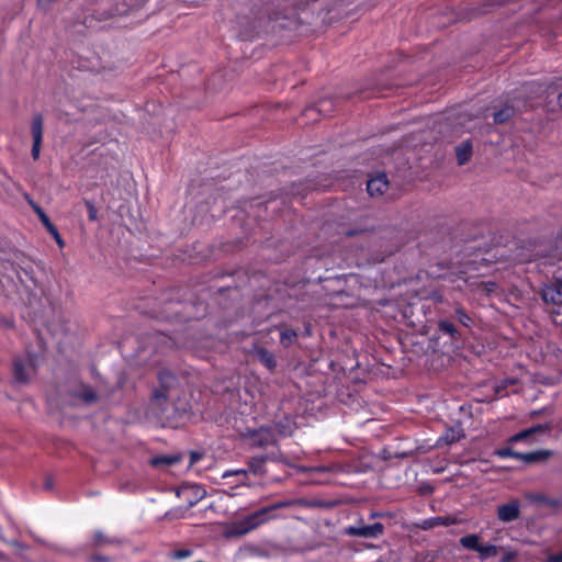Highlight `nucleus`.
Wrapping results in <instances>:
<instances>
[{"label": "nucleus", "mask_w": 562, "mask_h": 562, "mask_svg": "<svg viewBox=\"0 0 562 562\" xmlns=\"http://www.w3.org/2000/svg\"><path fill=\"white\" fill-rule=\"evenodd\" d=\"M42 268L31 260H22L16 271L18 278L25 288L33 290L40 286L38 273Z\"/></svg>", "instance_id": "20e7f679"}, {"label": "nucleus", "mask_w": 562, "mask_h": 562, "mask_svg": "<svg viewBox=\"0 0 562 562\" xmlns=\"http://www.w3.org/2000/svg\"><path fill=\"white\" fill-rule=\"evenodd\" d=\"M456 315H457V318L458 321L465 327H469L470 324H471V317L462 310V308H457L456 310Z\"/></svg>", "instance_id": "cd10ccee"}, {"label": "nucleus", "mask_w": 562, "mask_h": 562, "mask_svg": "<svg viewBox=\"0 0 562 562\" xmlns=\"http://www.w3.org/2000/svg\"><path fill=\"white\" fill-rule=\"evenodd\" d=\"M552 454L551 450L541 449L531 452L521 453L519 460L527 464L540 463L548 460Z\"/></svg>", "instance_id": "f8f14e48"}, {"label": "nucleus", "mask_w": 562, "mask_h": 562, "mask_svg": "<svg viewBox=\"0 0 562 562\" xmlns=\"http://www.w3.org/2000/svg\"><path fill=\"white\" fill-rule=\"evenodd\" d=\"M459 438H460V436L457 435L454 430H451V434H447V436L445 437V440L448 443H452V442L459 440Z\"/></svg>", "instance_id": "7c9ffc66"}, {"label": "nucleus", "mask_w": 562, "mask_h": 562, "mask_svg": "<svg viewBox=\"0 0 562 562\" xmlns=\"http://www.w3.org/2000/svg\"><path fill=\"white\" fill-rule=\"evenodd\" d=\"M516 383H517V380L514 379V378L503 380L501 383H498L495 386V389H494L495 395L499 396V397L505 396L506 395V393H505L506 389L509 385H514Z\"/></svg>", "instance_id": "393cba45"}, {"label": "nucleus", "mask_w": 562, "mask_h": 562, "mask_svg": "<svg viewBox=\"0 0 562 562\" xmlns=\"http://www.w3.org/2000/svg\"><path fill=\"white\" fill-rule=\"evenodd\" d=\"M292 434V430L289 428H285L283 427L282 429H280V435L285 437V436H290Z\"/></svg>", "instance_id": "e433bc0d"}, {"label": "nucleus", "mask_w": 562, "mask_h": 562, "mask_svg": "<svg viewBox=\"0 0 562 562\" xmlns=\"http://www.w3.org/2000/svg\"><path fill=\"white\" fill-rule=\"evenodd\" d=\"M514 557H515V553L509 552V553H507V554L502 559V561H501V562H510V561L514 559Z\"/></svg>", "instance_id": "c9c22d12"}, {"label": "nucleus", "mask_w": 562, "mask_h": 562, "mask_svg": "<svg viewBox=\"0 0 562 562\" xmlns=\"http://www.w3.org/2000/svg\"><path fill=\"white\" fill-rule=\"evenodd\" d=\"M192 554V551L189 550V549H181V550H176L173 553H172V557L175 559H178V560H181V559H186V558H189L191 557Z\"/></svg>", "instance_id": "c756f323"}, {"label": "nucleus", "mask_w": 562, "mask_h": 562, "mask_svg": "<svg viewBox=\"0 0 562 562\" xmlns=\"http://www.w3.org/2000/svg\"><path fill=\"white\" fill-rule=\"evenodd\" d=\"M269 459L270 458L267 454H262V456H258V457H252L249 460V470L254 474H262L265 472L263 465H265L266 461L269 460Z\"/></svg>", "instance_id": "a211bd4d"}, {"label": "nucleus", "mask_w": 562, "mask_h": 562, "mask_svg": "<svg viewBox=\"0 0 562 562\" xmlns=\"http://www.w3.org/2000/svg\"><path fill=\"white\" fill-rule=\"evenodd\" d=\"M160 389L155 390L153 394V404L157 406L161 414L166 413L164 403L169 398V391L177 384V378L170 371H161L158 375Z\"/></svg>", "instance_id": "7ed1b4c3"}, {"label": "nucleus", "mask_w": 562, "mask_h": 562, "mask_svg": "<svg viewBox=\"0 0 562 562\" xmlns=\"http://www.w3.org/2000/svg\"><path fill=\"white\" fill-rule=\"evenodd\" d=\"M384 527L381 522H374L368 526L349 527L347 533L361 538H378L383 533Z\"/></svg>", "instance_id": "1a4fd4ad"}, {"label": "nucleus", "mask_w": 562, "mask_h": 562, "mask_svg": "<svg viewBox=\"0 0 562 562\" xmlns=\"http://www.w3.org/2000/svg\"><path fill=\"white\" fill-rule=\"evenodd\" d=\"M452 521L448 518L437 517L434 519V525H450Z\"/></svg>", "instance_id": "2f4dec72"}, {"label": "nucleus", "mask_w": 562, "mask_h": 562, "mask_svg": "<svg viewBox=\"0 0 562 562\" xmlns=\"http://www.w3.org/2000/svg\"><path fill=\"white\" fill-rule=\"evenodd\" d=\"M232 474H246V471L245 470H236V471H226L224 474H223V477H227Z\"/></svg>", "instance_id": "f704fd0d"}, {"label": "nucleus", "mask_w": 562, "mask_h": 562, "mask_svg": "<svg viewBox=\"0 0 562 562\" xmlns=\"http://www.w3.org/2000/svg\"><path fill=\"white\" fill-rule=\"evenodd\" d=\"M86 206L88 210V216L90 221H97V209L91 201H86Z\"/></svg>", "instance_id": "c85d7f7f"}, {"label": "nucleus", "mask_w": 562, "mask_h": 562, "mask_svg": "<svg viewBox=\"0 0 562 562\" xmlns=\"http://www.w3.org/2000/svg\"><path fill=\"white\" fill-rule=\"evenodd\" d=\"M456 155L459 165H465L472 156V143L470 139L463 140L456 147Z\"/></svg>", "instance_id": "dca6fc26"}, {"label": "nucleus", "mask_w": 562, "mask_h": 562, "mask_svg": "<svg viewBox=\"0 0 562 562\" xmlns=\"http://www.w3.org/2000/svg\"><path fill=\"white\" fill-rule=\"evenodd\" d=\"M331 468L329 467H317V468H314V471L316 472H327V471H330Z\"/></svg>", "instance_id": "4c0bfd02"}, {"label": "nucleus", "mask_w": 562, "mask_h": 562, "mask_svg": "<svg viewBox=\"0 0 562 562\" xmlns=\"http://www.w3.org/2000/svg\"><path fill=\"white\" fill-rule=\"evenodd\" d=\"M296 337H297V334L294 329L285 328L284 330L281 331L280 341L284 347H289L290 345H292L294 342Z\"/></svg>", "instance_id": "5701e85b"}, {"label": "nucleus", "mask_w": 562, "mask_h": 562, "mask_svg": "<svg viewBox=\"0 0 562 562\" xmlns=\"http://www.w3.org/2000/svg\"><path fill=\"white\" fill-rule=\"evenodd\" d=\"M192 492L194 495V498L188 501L187 508L193 507L201 498L205 496V491L201 488L200 486H191L183 488L180 493H189Z\"/></svg>", "instance_id": "aec40b11"}, {"label": "nucleus", "mask_w": 562, "mask_h": 562, "mask_svg": "<svg viewBox=\"0 0 562 562\" xmlns=\"http://www.w3.org/2000/svg\"><path fill=\"white\" fill-rule=\"evenodd\" d=\"M180 456H158L150 460V464L156 468L170 467L180 461Z\"/></svg>", "instance_id": "f3484780"}, {"label": "nucleus", "mask_w": 562, "mask_h": 562, "mask_svg": "<svg viewBox=\"0 0 562 562\" xmlns=\"http://www.w3.org/2000/svg\"><path fill=\"white\" fill-rule=\"evenodd\" d=\"M438 328L441 333L449 335L452 339L460 338V334L456 326L448 319H440L438 322Z\"/></svg>", "instance_id": "6ab92c4d"}, {"label": "nucleus", "mask_w": 562, "mask_h": 562, "mask_svg": "<svg viewBox=\"0 0 562 562\" xmlns=\"http://www.w3.org/2000/svg\"><path fill=\"white\" fill-rule=\"evenodd\" d=\"M389 187V181L385 173H380L371 178L367 183V191L371 196L383 194Z\"/></svg>", "instance_id": "9b49d317"}, {"label": "nucleus", "mask_w": 562, "mask_h": 562, "mask_svg": "<svg viewBox=\"0 0 562 562\" xmlns=\"http://www.w3.org/2000/svg\"><path fill=\"white\" fill-rule=\"evenodd\" d=\"M255 357L270 371L277 367V360L272 352L268 349L259 347L255 350Z\"/></svg>", "instance_id": "2eb2a0df"}, {"label": "nucleus", "mask_w": 562, "mask_h": 562, "mask_svg": "<svg viewBox=\"0 0 562 562\" xmlns=\"http://www.w3.org/2000/svg\"><path fill=\"white\" fill-rule=\"evenodd\" d=\"M202 458V454L195 451L190 453V464L198 462Z\"/></svg>", "instance_id": "72a5a7b5"}, {"label": "nucleus", "mask_w": 562, "mask_h": 562, "mask_svg": "<svg viewBox=\"0 0 562 562\" xmlns=\"http://www.w3.org/2000/svg\"><path fill=\"white\" fill-rule=\"evenodd\" d=\"M38 358L35 355L26 353L13 359V378L18 383H29L36 374Z\"/></svg>", "instance_id": "f257e3e1"}, {"label": "nucleus", "mask_w": 562, "mask_h": 562, "mask_svg": "<svg viewBox=\"0 0 562 562\" xmlns=\"http://www.w3.org/2000/svg\"><path fill=\"white\" fill-rule=\"evenodd\" d=\"M497 518L502 522H512L519 518L520 504L517 499L497 506Z\"/></svg>", "instance_id": "6e6552de"}, {"label": "nucleus", "mask_w": 562, "mask_h": 562, "mask_svg": "<svg viewBox=\"0 0 562 562\" xmlns=\"http://www.w3.org/2000/svg\"><path fill=\"white\" fill-rule=\"evenodd\" d=\"M547 562H562V552L549 555Z\"/></svg>", "instance_id": "473e14b6"}, {"label": "nucleus", "mask_w": 562, "mask_h": 562, "mask_svg": "<svg viewBox=\"0 0 562 562\" xmlns=\"http://www.w3.org/2000/svg\"><path fill=\"white\" fill-rule=\"evenodd\" d=\"M45 486H46V488H52L53 484L49 480H47L45 483Z\"/></svg>", "instance_id": "ea45409f"}, {"label": "nucleus", "mask_w": 562, "mask_h": 562, "mask_svg": "<svg viewBox=\"0 0 562 562\" xmlns=\"http://www.w3.org/2000/svg\"><path fill=\"white\" fill-rule=\"evenodd\" d=\"M249 439L251 445L258 448L272 446L278 441V437L274 430L269 427H261L259 429L252 430L249 434Z\"/></svg>", "instance_id": "423d86ee"}, {"label": "nucleus", "mask_w": 562, "mask_h": 562, "mask_svg": "<svg viewBox=\"0 0 562 562\" xmlns=\"http://www.w3.org/2000/svg\"><path fill=\"white\" fill-rule=\"evenodd\" d=\"M494 286H495V283H490V286L487 288V290L491 291L492 288H494Z\"/></svg>", "instance_id": "a19ab883"}, {"label": "nucleus", "mask_w": 562, "mask_h": 562, "mask_svg": "<svg viewBox=\"0 0 562 562\" xmlns=\"http://www.w3.org/2000/svg\"><path fill=\"white\" fill-rule=\"evenodd\" d=\"M497 547L493 544H480L476 552L480 553L481 559H487L497 554Z\"/></svg>", "instance_id": "b1692460"}, {"label": "nucleus", "mask_w": 562, "mask_h": 562, "mask_svg": "<svg viewBox=\"0 0 562 562\" xmlns=\"http://www.w3.org/2000/svg\"><path fill=\"white\" fill-rule=\"evenodd\" d=\"M558 103L562 108V92L558 95Z\"/></svg>", "instance_id": "58836bf2"}, {"label": "nucleus", "mask_w": 562, "mask_h": 562, "mask_svg": "<svg viewBox=\"0 0 562 562\" xmlns=\"http://www.w3.org/2000/svg\"><path fill=\"white\" fill-rule=\"evenodd\" d=\"M550 429H551V426L549 424H538L536 426H532L530 428H527V429L521 430L520 432L514 435L510 438V441H513V442L522 441L526 438H528L535 434L548 432V431H550Z\"/></svg>", "instance_id": "ddd939ff"}, {"label": "nucleus", "mask_w": 562, "mask_h": 562, "mask_svg": "<svg viewBox=\"0 0 562 562\" xmlns=\"http://www.w3.org/2000/svg\"><path fill=\"white\" fill-rule=\"evenodd\" d=\"M74 404L91 405L99 401L100 394L86 383H75L68 389Z\"/></svg>", "instance_id": "39448f33"}, {"label": "nucleus", "mask_w": 562, "mask_h": 562, "mask_svg": "<svg viewBox=\"0 0 562 562\" xmlns=\"http://www.w3.org/2000/svg\"><path fill=\"white\" fill-rule=\"evenodd\" d=\"M93 541L95 546H105L114 543V540L106 537L102 531L98 530L93 533Z\"/></svg>", "instance_id": "a878e982"}, {"label": "nucleus", "mask_w": 562, "mask_h": 562, "mask_svg": "<svg viewBox=\"0 0 562 562\" xmlns=\"http://www.w3.org/2000/svg\"><path fill=\"white\" fill-rule=\"evenodd\" d=\"M460 544L468 550L477 551L480 543H479V536L476 535H467L460 539Z\"/></svg>", "instance_id": "412c9836"}, {"label": "nucleus", "mask_w": 562, "mask_h": 562, "mask_svg": "<svg viewBox=\"0 0 562 562\" xmlns=\"http://www.w3.org/2000/svg\"><path fill=\"white\" fill-rule=\"evenodd\" d=\"M497 456L501 458H513L519 460L520 452H517L512 448H503L497 451Z\"/></svg>", "instance_id": "bb28decb"}, {"label": "nucleus", "mask_w": 562, "mask_h": 562, "mask_svg": "<svg viewBox=\"0 0 562 562\" xmlns=\"http://www.w3.org/2000/svg\"><path fill=\"white\" fill-rule=\"evenodd\" d=\"M27 201H29V204L31 205V207L33 209V211L38 215V218L41 220V222L43 223V225L46 227V229L52 234V236L54 237V239L56 240V243L63 247L64 246V240L61 239L56 226L50 222L49 217L47 216V214L43 211V209L36 204L33 200H31L30 198H27Z\"/></svg>", "instance_id": "9d476101"}, {"label": "nucleus", "mask_w": 562, "mask_h": 562, "mask_svg": "<svg viewBox=\"0 0 562 562\" xmlns=\"http://www.w3.org/2000/svg\"><path fill=\"white\" fill-rule=\"evenodd\" d=\"M515 113V110L513 106H505L501 109L499 111L495 112L494 114V122L495 123H505L507 122Z\"/></svg>", "instance_id": "4be33fe9"}, {"label": "nucleus", "mask_w": 562, "mask_h": 562, "mask_svg": "<svg viewBox=\"0 0 562 562\" xmlns=\"http://www.w3.org/2000/svg\"><path fill=\"white\" fill-rule=\"evenodd\" d=\"M542 300L547 303L562 304V283L543 289Z\"/></svg>", "instance_id": "4468645a"}, {"label": "nucleus", "mask_w": 562, "mask_h": 562, "mask_svg": "<svg viewBox=\"0 0 562 562\" xmlns=\"http://www.w3.org/2000/svg\"><path fill=\"white\" fill-rule=\"evenodd\" d=\"M31 134L33 138L32 157L36 160L40 157L43 139V116L35 114L31 123Z\"/></svg>", "instance_id": "0eeeda50"}, {"label": "nucleus", "mask_w": 562, "mask_h": 562, "mask_svg": "<svg viewBox=\"0 0 562 562\" xmlns=\"http://www.w3.org/2000/svg\"><path fill=\"white\" fill-rule=\"evenodd\" d=\"M284 506H285V503H277L269 507H262L261 509L238 520L235 524V532L238 535H245V533L254 530L255 528H257L258 526H260L261 524H263L265 521L268 520V514L270 510H273L277 508H282Z\"/></svg>", "instance_id": "f03ea898"}]
</instances>
